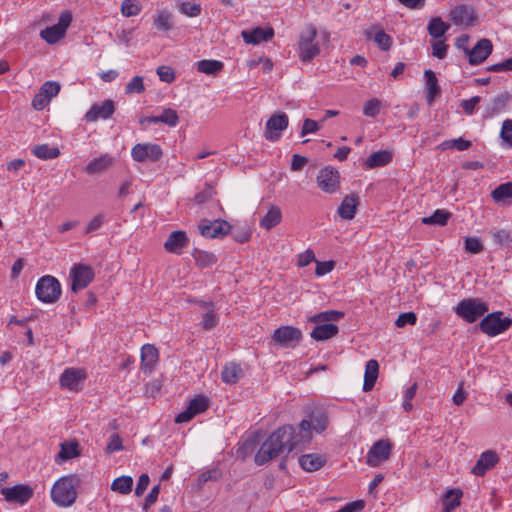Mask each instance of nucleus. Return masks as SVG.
<instances>
[{"label": "nucleus", "instance_id": "5701e85b", "mask_svg": "<svg viewBox=\"0 0 512 512\" xmlns=\"http://www.w3.org/2000/svg\"><path fill=\"white\" fill-rule=\"evenodd\" d=\"M274 34V29L272 27H256L251 30H243L241 36L245 43L257 45L262 41L271 40L274 37Z\"/></svg>", "mask_w": 512, "mask_h": 512}, {"label": "nucleus", "instance_id": "412c9836", "mask_svg": "<svg viewBox=\"0 0 512 512\" xmlns=\"http://www.w3.org/2000/svg\"><path fill=\"white\" fill-rule=\"evenodd\" d=\"M179 122L177 111L172 108L163 109L162 113L158 116H146L139 120L140 125L163 123L169 127H175Z\"/></svg>", "mask_w": 512, "mask_h": 512}, {"label": "nucleus", "instance_id": "72a5a7b5", "mask_svg": "<svg viewBox=\"0 0 512 512\" xmlns=\"http://www.w3.org/2000/svg\"><path fill=\"white\" fill-rule=\"evenodd\" d=\"M78 443L77 442H63L60 445V452L58 453L56 457V462L62 463L67 460H70L72 458H75L79 456V450H78Z\"/></svg>", "mask_w": 512, "mask_h": 512}, {"label": "nucleus", "instance_id": "e433bc0d", "mask_svg": "<svg viewBox=\"0 0 512 512\" xmlns=\"http://www.w3.org/2000/svg\"><path fill=\"white\" fill-rule=\"evenodd\" d=\"M242 373L240 365L236 363H228L223 367L221 379L226 384H235L238 382Z\"/></svg>", "mask_w": 512, "mask_h": 512}, {"label": "nucleus", "instance_id": "338daca9", "mask_svg": "<svg viewBox=\"0 0 512 512\" xmlns=\"http://www.w3.org/2000/svg\"><path fill=\"white\" fill-rule=\"evenodd\" d=\"M218 324V318L213 311H207L203 314L202 326L205 330H211Z\"/></svg>", "mask_w": 512, "mask_h": 512}, {"label": "nucleus", "instance_id": "ddd939ff", "mask_svg": "<svg viewBox=\"0 0 512 512\" xmlns=\"http://www.w3.org/2000/svg\"><path fill=\"white\" fill-rule=\"evenodd\" d=\"M163 156V150L158 144L154 143H137L131 149V157L134 161L157 162Z\"/></svg>", "mask_w": 512, "mask_h": 512}, {"label": "nucleus", "instance_id": "4c0bfd02", "mask_svg": "<svg viewBox=\"0 0 512 512\" xmlns=\"http://www.w3.org/2000/svg\"><path fill=\"white\" fill-rule=\"evenodd\" d=\"M510 100V95L508 92L501 93L495 96L489 106L487 107L486 113L488 116H493L495 114L500 113L505 109L508 102Z\"/></svg>", "mask_w": 512, "mask_h": 512}, {"label": "nucleus", "instance_id": "8fccbe9b", "mask_svg": "<svg viewBox=\"0 0 512 512\" xmlns=\"http://www.w3.org/2000/svg\"><path fill=\"white\" fill-rule=\"evenodd\" d=\"M374 41L378 47L383 51H388L393 43L392 37L385 33L383 30L378 31L375 34Z\"/></svg>", "mask_w": 512, "mask_h": 512}, {"label": "nucleus", "instance_id": "774afa93", "mask_svg": "<svg viewBox=\"0 0 512 512\" xmlns=\"http://www.w3.org/2000/svg\"><path fill=\"white\" fill-rule=\"evenodd\" d=\"M488 72L512 71V57L503 62L492 64L486 67Z\"/></svg>", "mask_w": 512, "mask_h": 512}, {"label": "nucleus", "instance_id": "20e7f679", "mask_svg": "<svg viewBox=\"0 0 512 512\" xmlns=\"http://www.w3.org/2000/svg\"><path fill=\"white\" fill-rule=\"evenodd\" d=\"M488 310V304L479 298H465L454 307L455 313L467 323H474Z\"/></svg>", "mask_w": 512, "mask_h": 512}, {"label": "nucleus", "instance_id": "a19ab883", "mask_svg": "<svg viewBox=\"0 0 512 512\" xmlns=\"http://www.w3.org/2000/svg\"><path fill=\"white\" fill-rule=\"evenodd\" d=\"M451 217V213L444 209H437L429 217L422 218V223L426 225H440L445 226Z\"/></svg>", "mask_w": 512, "mask_h": 512}, {"label": "nucleus", "instance_id": "6e6d98bb", "mask_svg": "<svg viewBox=\"0 0 512 512\" xmlns=\"http://www.w3.org/2000/svg\"><path fill=\"white\" fill-rule=\"evenodd\" d=\"M417 387V383L415 382L404 392V400L402 406L406 412L411 411L413 408L412 399L416 395Z\"/></svg>", "mask_w": 512, "mask_h": 512}, {"label": "nucleus", "instance_id": "c03bdc74", "mask_svg": "<svg viewBox=\"0 0 512 512\" xmlns=\"http://www.w3.org/2000/svg\"><path fill=\"white\" fill-rule=\"evenodd\" d=\"M133 486V479L130 476H120L116 478L111 484V490L120 494H128L131 492Z\"/></svg>", "mask_w": 512, "mask_h": 512}, {"label": "nucleus", "instance_id": "5fc2aeb1", "mask_svg": "<svg viewBox=\"0 0 512 512\" xmlns=\"http://www.w3.org/2000/svg\"><path fill=\"white\" fill-rule=\"evenodd\" d=\"M123 448L124 447H123V443H122L121 437L119 436V434L113 433L110 436L109 442L106 445L105 452L107 454H112V453H114L116 451L123 450Z\"/></svg>", "mask_w": 512, "mask_h": 512}, {"label": "nucleus", "instance_id": "bf43d9fd", "mask_svg": "<svg viewBox=\"0 0 512 512\" xmlns=\"http://www.w3.org/2000/svg\"><path fill=\"white\" fill-rule=\"evenodd\" d=\"M465 250L472 254H477L483 250V244L477 237H467L465 239Z\"/></svg>", "mask_w": 512, "mask_h": 512}, {"label": "nucleus", "instance_id": "f03ea898", "mask_svg": "<svg viewBox=\"0 0 512 512\" xmlns=\"http://www.w3.org/2000/svg\"><path fill=\"white\" fill-rule=\"evenodd\" d=\"M344 317V312L338 310H327L311 316L308 321L315 324L310 336L317 341L328 340L336 336L339 328L332 321H338Z\"/></svg>", "mask_w": 512, "mask_h": 512}, {"label": "nucleus", "instance_id": "7ed1b4c3", "mask_svg": "<svg viewBox=\"0 0 512 512\" xmlns=\"http://www.w3.org/2000/svg\"><path fill=\"white\" fill-rule=\"evenodd\" d=\"M80 479L76 475L59 478L51 489V499L59 507H70L77 499V487Z\"/></svg>", "mask_w": 512, "mask_h": 512}, {"label": "nucleus", "instance_id": "e2e57ef3", "mask_svg": "<svg viewBox=\"0 0 512 512\" xmlns=\"http://www.w3.org/2000/svg\"><path fill=\"white\" fill-rule=\"evenodd\" d=\"M492 235L494 241L500 245H508L512 241L510 231L505 229L495 230Z\"/></svg>", "mask_w": 512, "mask_h": 512}, {"label": "nucleus", "instance_id": "423d86ee", "mask_svg": "<svg viewBox=\"0 0 512 512\" xmlns=\"http://www.w3.org/2000/svg\"><path fill=\"white\" fill-rule=\"evenodd\" d=\"M512 326V318L504 317L502 311L489 313L479 323L480 330L489 337L504 333Z\"/></svg>", "mask_w": 512, "mask_h": 512}, {"label": "nucleus", "instance_id": "393cba45", "mask_svg": "<svg viewBox=\"0 0 512 512\" xmlns=\"http://www.w3.org/2000/svg\"><path fill=\"white\" fill-rule=\"evenodd\" d=\"M115 159L108 153L101 154L99 157L92 159L85 167L87 174H96L108 170L114 164Z\"/></svg>", "mask_w": 512, "mask_h": 512}, {"label": "nucleus", "instance_id": "2eb2a0df", "mask_svg": "<svg viewBox=\"0 0 512 512\" xmlns=\"http://www.w3.org/2000/svg\"><path fill=\"white\" fill-rule=\"evenodd\" d=\"M87 374L85 370L79 368H67L61 374L59 382L63 389H68L73 392H79L83 388Z\"/></svg>", "mask_w": 512, "mask_h": 512}, {"label": "nucleus", "instance_id": "a18cd8bd", "mask_svg": "<svg viewBox=\"0 0 512 512\" xmlns=\"http://www.w3.org/2000/svg\"><path fill=\"white\" fill-rule=\"evenodd\" d=\"M142 10V6L138 0H123L121 4V13L125 17L138 15Z\"/></svg>", "mask_w": 512, "mask_h": 512}, {"label": "nucleus", "instance_id": "864d4df0", "mask_svg": "<svg viewBox=\"0 0 512 512\" xmlns=\"http://www.w3.org/2000/svg\"><path fill=\"white\" fill-rule=\"evenodd\" d=\"M500 137L508 147H512V119H506L503 121Z\"/></svg>", "mask_w": 512, "mask_h": 512}, {"label": "nucleus", "instance_id": "0e129e2a", "mask_svg": "<svg viewBox=\"0 0 512 512\" xmlns=\"http://www.w3.org/2000/svg\"><path fill=\"white\" fill-rule=\"evenodd\" d=\"M157 75L159 76V79L166 83H171L175 79V73L173 69L169 66H159L157 68Z\"/></svg>", "mask_w": 512, "mask_h": 512}, {"label": "nucleus", "instance_id": "a211bd4d", "mask_svg": "<svg viewBox=\"0 0 512 512\" xmlns=\"http://www.w3.org/2000/svg\"><path fill=\"white\" fill-rule=\"evenodd\" d=\"M272 339L282 346H295L301 341L302 332L293 326H281L274 330Z\"/></svg>", "mask_w": 512, "mask_h": 512}, {"label": "nucleus", "instance_id": "aec40b11", "mask_svg": "<svg viewBox=\"0 0 512 512\" xmlns=\"http://www.w3.org/2000/svg\"><path fill=\"white\" fill-rule=\"evenodd\" d=\"M115 111L114 102L110 99L104 100L101 103H95L85 114V119L88 122H95L98 119H108Z\"/></svg>", "mask_w": 512, "mask_h": 512}, {"label": "nucleus", "instance_id": "39448f33", "mask_svg": "<svg viewBox=\"0 0 512 512\" xmlns=\"http://www.w3.org/2000/svg\"><path fill=\"white\" fill-rule=\"evenodd\" d=\"M61 293V284L54 276H42L36 283L35 294L42 303H55L60 298Z\"/></svg>", "mask_w": 512, "mask_h": 512}, {"label": "nucleus", "instance_id": "c9c22d12", "mask_svg": "<svg viewBox=\"0 0 512 512\" xmlns=\"http://www.w3.org/2000/svg\"><path fill=\"white\" fill-rule=\"evenodd\" d=\"M449 29L450 25L444 22L441 17L432 18L427 26L429 35L435 39L441 38Z\"/></svg>", "mask_w": 512, "mask_h": 512}, {"label": "nucleus", "instance_id": "69168bd1", "mask_svg": "<svg viewBox=\"0 0 512 512\" xmlns=\"http://www.w3.org/2000/svg\"><path fill=\"white\" fill-rule=\"evenodd\" d=\"M320 129L319 123L315 120L306 118L303 121L300 136L304 137L307 134L315 133Z\"/></svg>", "mask_w": 512, "mask_h": 512}, {"label": "nucleus", "instance_id": "0eeeda50", "mask_svg": "<svg viewBox=\"0 0 512 512\" xmlns=\"http://www.w3.org/2000/svg\"><path fill=\"white\" fill-rule=\"evenodd\" d=\"M95 273L91 266L76 263L72 266L69 273L71 280V290L75 293L85 289L94 279Z\"/></svg>", "mask_w": 512, "mask_h": 512}, {"label": "nucleus", "instance_id": "7c9ffc66", "mask_svg": "<svg viewBox=\"0 0 512 512\" xmlns=\"http://www.w3.org/2000/svg\"><path fill=\"white\" fill-rule=\"evenodd\" d=\"M282 220L281 209L276 205H271L267 213L260 220V227L270 230L278 225Z\"/></svg>", "mask_w": 512, "mask_h": 512}, {"label": "nucleus", "instance_id": "a878e982", "mask_svg": "<svg viewBox=\"0 0 512 512\" xmlns=\"http://www.w3.org/2000/svg\"><path fill=\"white\" fill-rule=\"evenodd\" d=\"M298 462L303 470L307 472H314L324 466L326 458L320 454L310 453L301 455Z\"/></svg>", "mask_w": 512, "mask_h": 512}, {"label": "nucleus", "instance_id": "f8f14e48", "mask_svg": "<svg viewBox=\"0 0 512 512\" xmlns=\"http://www.w3.org/2000/svg\"><path fill=\"white\" fill-rule=\"evenodd\" d=\"M0 493L7 503L23 506L32 499L34 489L28 484H16L12 487L2 488Z\"/></svg>", "mask_w": 512, "mask_h": 512}, {"label": "nucleus", "instance_id": "603ef678", "mask_svg": "<svg viewBox=\"0 0 512 512\" xmlns=\"http://www.w3.org/2000/svg\"><path fill=\"white\" fill-rule=\"evenodd\" d=\"M60 91V84L56 81H46L40 89V93L47 96L49 100L55 97Z\"/></svg>", "mask_w": 512, "mask_h": 512}, {"label": "nucleus", "instance_id": "09e8293b", "mask_svg": "<svg viewBox=\"0 0 512 512\" xmlns=\"http://www.w3.org/2000/svg\"><path fill=\"white\" fill-rule=\"evenodd\" d=\"M215 195H216L215 188L210 184H206L205 187L203 188V190H201L200 192H198L195 195L194 201L197 204H203V203L211 200Z\"/></svg>", "mask_w": 512, "mask_h": 512}, {"label": "nucleus", "instance_id": "13d9d810", "mask_svg": "<svg viewBox=\"0 0 512 512\" xmlns=\"http://www.w3.org/2000/svg\"><path fill=\"white\" fill-rule=\"evenodd\" d=\"M381 107V102L378 99L368 100L363 107L364 115L368 117H375L378 115Z\"/></svg>", "mask_w": 512, "mask_h": 512}, {"label": "nucleus", "instance_id": "79ce46f5", "mask_svg": "<svg viewBox=\"0 0 512 512\" xmlns=\"http://www.w3.org/2000/svg\"><path fill=\"white\" fill-rule=\"evenodd\" d=\"M192 256L196 264L201 268H207L214 265L217 262L215 254L196 249Z\"/></svg>", "mask_w": 512, "mask_h": 512}, {"label": "nucleus", "instance_id": "de8ad7c7", "mask_svg": "<svg viewBox=\"0 0 512 512\" xmlns=\"http://www.w3.org/2000/svg\"><path fill=\"white\" fill-rule=\"evenodd\" d=\"M179 11L188 17H197L201 13V5L198 3L181 2L178 4Z\"/></svg>", "mask_w": 512, "mask_h": 512}, {"label": "nucleus", "instance_id": "58836bf2", "mask_svg": "<svg viewBox=\"0 0 512 512\" xmlns=\"http://www.w3.org/2000/svg\"><path fill=\"white\" fill-rule=\"evenodd\" d=\"M153 24L159 31H170L173 28L171 13L166 10L159 11L153 18Z\"/></svg>", "mask_w": 512, "mask_h": 512}, {"label": "nucleus", "instance_id": "f257e3e1", "mask_svg": "<svg viewBox=\"0 0 512 512\" xmlns=\"http://www.w3.org/2000/svg\"><path fill=\"white\" fill-rule=\"evenodd\" d=\"M328 425V417L321 409H313L307 419H303L297 430L292 425H283L272 432L261 444L254 461L258 466L270 460L298 449L312 438V431L323 432Z\"/></svg>", "mask_w": 512, "mask_h": 512}, {"label": "nucleus", "instance_id": "6e6552de", "mask_svg": "<svg viewBox=\"0 0 512 512\" xmlns=\"http://www.w3.org/2000/svg\"><path fill=\"white\" fill-rule=\"evenodd\" d=\"M316 37L317 29L314 26H309L301 33L299 40V56L302 61H310L320 53L318 44L314 43Z\"/></svg>", "mask_w": 512, "mask_h": 512}, {"label": "nucleus", "instance_id": "c756f323", "mask_svg": "<svg viewBox=\"0 0 512 512\" xmlns=\"http://www.w3.org/2000/svg\"><path fill=\"white\" fill-rule=\"evenodd\" d=\"M379 364L376 360L367 361L364 373L363 391L368 392L373 389L378 378Z\"/></svg>", "mask_w": 512, "mask_h": 512}, {"label": "nucleus", "instance_id": "f704fd0d", "mask_svg": "<svg viewBox=\"0 0 512 512\" xmlns=\"http://www.w3.org/2000/svg\"><path fill=\"white\" fill-rule=\"evenodd\" d=\"M197 70L207 75H217L223 70L224 64L219 60L205 59L196 63Z\"/></svg>", "mask_w": 512, "mask_h": 512}, {"label": "nucleus", "instance_id": "f3484780", "mask_svg": "<svg viewBox=\"0 0 512 512\" xmlns=\"http://www.w3.org/2000/svg\"><path fill=\"white\" fill-rule=\"evenodd\" d=\"M392 445L387 440H378L369 449L366 456V463L371 467L378 466L390 456Z\"/></svg>", "mask_w": 512, "mask_h": 512}, {"label": "nucleus", "instance_id": "ea45409f", "mask_svg": "<svg viewBox=\"0 0 512 512\" xmlns=\"http://www.w3.org/2000/svg\"><path fill=\"white\" fill-rule=\"evenodd\" d=\"M31 152L42 160L55 159L60 155V151L57 147H50L48 144L36 145Z\"/></svg>", "mask_w": 512, "mask_h": 512}, {"label": "nucleus", "instance_id": "4d7b16f0", "mask_svg": "<svg viewBox=\"0 0 512 512\" xmlns=\"http://www.w3.org/2000/svg\"><path fill=\"white\" fill-rule=\"evenodd\" d=\"M416 322H417V315L414 312L410 311V312L401 313L398 316V318L396 319L395 325L399 328H402L407 324L415 325Z\"/></svg>", "mask_w": 512, "mask_h": 512}, {"label": "nucleus", "instance_id": "9d476101", "mask_svg": "<svg viewBox=\"0 0 512 512\" xmlns=\"http://www.w3.org/2000/svg\"><path fill=\"white\" fill-rule=\"evenodd\" d=\"M289 124L288 115L283 111H276L267 120L264 130L266 140L276 142L280 139L282 132Z\"/></svg>", "mask_w": 512, "mask_h": 512}, {"label": "nucleus", "instance_id": "1a4fd4ad", "mask_svg": "<svg viewBox=\"0 0 512 512\" xmlns=\"http://www.w3.org/2000/svg\"><path fill=\"white\" fill-rule=\"evenodd\" d=\"M449 19L456 26L473 27L478 23L476 9L472 5L459 4L449 11Z\"/></svg>", "mask_w": 512, "mask_h": 512}, {"label": "nucleus", "instance_id": "dca6fc26", "mask_svg": "<svg viewBox=\"0 0 512 512\" xmlns=\"http://www.w3.org/2000/svg\"><path fill=\"white\" fill-rule=\"evenodd\" d=\"M316 180L320 189L329 194L335 193L340 186L339 171L329 166L319 171Z\"/></svg>", "mask_w": 512, "mask_h": 512}, {"label": "nucleus", "instance_id": "cd10ccee", "mask_svg": "<svg viewBox=\"0 0 512 512\" xmlns=\"http://www.w3.org/2000/svg\"><path fill=\"white\" fill-rule=\"evenodd\" d=\"M158 350L155 346L145 344L141 349V367L142 370L147 373L151 372L155 364L158 361Z\"/></svg>", "mask_w": 512, "mask_h": 512}, {"label": "nucleus", "instance_id": "c85d7f7f", "mask_svg": "<svg viewBox=\"0 0 512 512\" xmlns=\"http://www.w3.org/2000/svg\"><path fill=\"white\" fill-rule=\"evenodd\" d=\"M424 76L427 89L426 100L428 105H432L435 98L440 94L441 89L436 74L432 70H425Z\"/></svg>", "mask_w": 512, "mask_h": 512}, {"label": "nucleus", "instance_id": "4be33fe9", "mask_svg": "<svg viewBox=\"0 0 512 512\" xmlns=\"http://www.w3.org/2000/svg\"><path fill=\"white\" fill-rule=\"evenodd\" d=\"M499 462V456L493 450L483 452L472 469V473L476 476H484L487 471L491 470Z\"/></svg>", "mask_w": 512, "mask_h": 512}, {"label": "nucleus", "instance_id": "49530a36", "mask_svg": "<svg viewBox=\"0 0 512 512\" xmlns=\"http://www.w3.org/2000/svg\"><path fill=\"white\" fill-rule=\"evenodd\" d=\"M208 406H209L208 399L205 396H203V395H199V396H196L195 398L191 399L189 401V404H188L187 407L196 416V415L206 411L208 409Z\"/></svg>", "mask_w": 512, "mask_h": 512}, {"label": "nucleus", "instance_id": "b1692460", "mask_svg": "<svg viewBox=\"0 0 512 512\" xmlns=\"http://www.w3.org/2000/svg\"><path fill=\"white\" fill-rule=\"evenodd\" d=\"M189 239L186 232L177 230L173 231L164 243L166 251L174 254H181L182 250L187 247Z\"/></svg>", "mask_w": 512, "mask_h": 512}, {"label": "nucleus", "instance_id": "2f4dec72", "mask_svg": "<svg viewBox=\"0 0 512 512\" xmlns=\"http://www.w3.org/2000/svg\"><path fill=\"white\" fill-rule=\"evenodd\" d=\"M392 161V153L385 150H380L372 153L366 160L365 166L369 169L383 167Z\"/></svg>", "mask_w": 512, "mask_h": 512}, {"label": "nucleus", "instance_id": "473e14b6", "mask_svg": "<svg viewBox=\"0 0 512 512\" xmlns=\"http://www.w3.org/2000/svg\"><path fill=\"white\" fill-rule=\"evenodd\" d=\"M462 495L463 492L460 489L448 490L442 498L443 510L441 512H451L459 507Z\"/></svg>", "mask_w": 512, "mask_h": 512}, {"label": "nucleus", "instance_id": "4468645a", "mask_svg": "<svg viewBox=\"0 0 512 512\" xmlns=\"http://www.w3.org/2000/svg\"><path fill=\"white\" fill-rule=\"evenodd\" d=\"M232 226L226 220L210 221L202 219L199 223V230L202 236L206 238H222L230 233Z\"/></svg>", "mask_w": 512, "mask_h": 512}, {"label": "nucleus", "instance_id": "9b49d317", "mask_svg": "<svg viewBox=\"0 0 512 512\" xmlns=\"http://www.w3.org/2000/svg\"><path fill=\"white\" fill-rule=\"evenodd\" d=\"M71 21L72 15L69 11L61 13L57 24L41 30V38L48 44H55L65 36L66 30L71 24Z\"/></svg>", "mask_w": 512, "mask_h": 512}, {"label": "nucleus", "instance_id": "37998d69", "mask_svg": "<svg viewBox=\"0 0 512 512\" xmlns=\"http://www.w3.org/2000/svg\"><path fill=\"white\" fill-rule=\"evenodd\" d=\"M491 197L496 203L512 198V182L500 184L491 192Z\"/></svg>", "mask_w": 512, "mask_h": 512}, {"label": "nucleus", "instance_id": "680f3d73", "mask_svg": "<svg viewBox=\"0 0 512 512\" xmlns=\"http://www.w3.org/2000/svg\"><path fill=\"white\" fill-rule=\"evenodd\" d=\"M104 222H105V215L102 213L97 214L89 221V223L87 224V226L84 230V233L90 234V233L98 230L103 225Z\"/></svg>", "mask_w": 512, "mask_h": 512}, {"label": "nucleus", "instance_id": "3c124183", "mask_svg": "<svg viewBox=\"0 0 512 512\" xmlns=\"http://www.w3.org/2000/svg\"><path fill=\"white\" fill-rule=\"evenodd\" d=\"M145 90L142 76H135L125 87L126 94L137 93L140 94Z\"/></svg>", "mask_w": 512, "mask_h": 512}, {"label": "nucleus", "instance_id": "6ab92c4d", "mask_svg": "<svg viewBox=\"0 0 512 512\" xmlns=\"http://www.w3.org/2000/svg\"><path fill=\"white\" fill-rule=\"evenodd\" d=\"M493 45L487 38L480 39L473 48L467 50L468 62L470 65L482 64L492 53Z\"/></svg>", "mask_w": 512, "mask_h": 512}, {"label": "nucleus", "instance_id": "052dcab7", "mask_svg": "<svg viewBox=\"0 0 512 512\" xmlns=\"http://www.w3.org/2000/svg\"><path fill=\"white\" fill-rule=\"evenodd\" d=\"M448 45L443 40H438L432 44V55L438 59H444L447 56Z\"/></svg>", "mask_w": 512, "mask_h": 512}, {"label": "nucleus", "instance_id": "bb28decb", "mask_svg": "<svg viewBox=\"0 0 512 512\" xmlns=\"http://www.w3.org/2000/svg\"><path fill=\"white\" fill-rule=\"evenodd\" d=\"M359 205V197L355 194L347 195L338 208V214L341 218L351 220L354 218L357 207Z\"/></svg>", "mask_w": 512, "mask_h": 512}]
</instances>
